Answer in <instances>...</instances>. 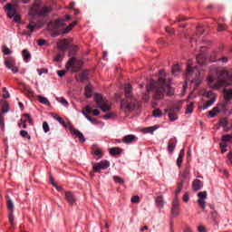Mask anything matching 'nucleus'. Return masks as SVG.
<instances>
[{
    "label": "nucleus",
    "mask_w": 232,
    "mask_h": 232,
    "mask_svg": "<svg viewBox=\"0 0 232 232\" xmlns=\"http://www.w3.org/2000/svg\"><path fill=\"white\" fill-rule=\"evenodd\" d=\"M166 72H164V70H160L159 82H155V80L150 81L147 85V92L143 96L145 102L150 101V92H153L154 90H156L153 95L154 101H162L166 93L169 97L175 93L173 88H171L169 84L166 83Z\"/></svg>",
    "instance_id": "nucleus-1"
},
{
    "label": "nucleus",
    "mask_w": 232,
    "mask_h": 232,
    "mask_svg": "<svg viewBox=\"0 0 232 232\" xmlns=\"http://www.w3.org/2000/svg\"><path fill=\"white\" fill-rule=\"evenodd\" d=\"M208 83L213 90H218L222 86H232V74L222 68L212 66Z\"/></svg>",
    "instance_id": "nucleus-2"
},
{
    "label": "nucleus",
    "mask_w": 232,
    "mask_h": 232,
    "mask_svg": "<svg viewBox=\"0 0 232 232\" xmlns=\"http://www.w3.org/2000/svg\"><path fill=\"white\" fill-rule=\"evenodd\" d=\"M196 59L198 65L194 69L193 67H191L190 63L187 64L185 84L183 85L184 90H186V85L188 84V81H190L191 83L196 84V86H200V83L202 82L198 66H204V64L208 63V61L206 60V54L201 53L197 56Z\"/></svg>",
    "instance_id": "nucleus-3"
},
{
    "label": "nucleus",
    "mask_w": 232,
    "mask_h": 232,
    "mask_svg": "<svg viewBox=\"0 0 232 232\" xmlns=\"http://www.w3.org/2000/svg\"><path fill=\"white\" fill-rule=\"evenodd\" d=\"M94 101L97 104L100 105V106H96V107L99 108L100 110H102V111H103V113H108V111H111V102H110L109 101H106L102 97V95L95 94Z\"/></svg>",
    "instance_id": "nucleus-4"
},
{
    "label": "nucleus",
    "mask_w": 232,
    "mask_h": 232,
    "mask_svg": "<svg viewBox=\"0 0 232 232\" xmlns=\"http://www.w3.org/2000/svg\"><path fill=\"white\" fill-rule=\"evenodd\" d=\"M4 8L7 11L9 19H14V23H21V14H17V9L14 5L7 4Z\"/></svg>",
    "instance_id": "nucleus-5"
},
{
    "label": "nucleus",
    "mask_w": 232,
    "mask_h": 232,
    "mask_svg": "<svg viewBox=\"0 0 232 232\" xmlns=\"http://www.w3.org/2000/svg\"><path fill=\"white\" fill-rule=\"evenodd\" d=\"M203 97L205 99H208V101L205 102L203 103V110H208V108H211L215 102H217V94L213 92V91H208L203 94Z\"/></svg>",
    "instance_id": "nucleus-6"
},
{
    "label": "nucleus",
    "mask_w": 232,
    "mask_h": 232,
    "mask_svg": "<svg viewBox=\"0 0 232 232\" xmlns=\"http://www.w3.org/2000/svg\"><path fill=\"white\" fill-rule=\"evenodd\" d=\"M82 66V60L75 59L74 57L71 58L67 64H66V69L67 70H72V72H79L81 70V67Z\"/></svg>",
    "instance_id": "nucleus-7"
},
{
    "label": "nucleus",
    "mask_w": 232,
    "mask_h": 232,
    "mask_svg": "<svg viewBox=\"0 0 232 232\" xmlns=\"http://www.w3.org/2000/svg\"><path fill=\"white\" fill-rule=\"evenodd\" d=\"M4 64L7 70H10L12 73H19V67L17 66V63H15V59L10 57V58H5Z\"/></svg>",
    "instance_id": "nucleus-8"
},
{
    "label": "nucleus",
    "mask_w": 232,
    "mask_h": 232,
    "mask_svg": "<svg viewBox=\"0 0 232 232\" xmlns=\"http://www.w3.org/2000/svg\"><path fill=\"white\" fill-rule=\"evenodd\" d=\"M52 12V6H44L40 10V12H37V7L35 5H33L31 9L29 10V15H35L36 14H39V15H48Z\"/></svg>",
    "instance_id": "nucleus-9"
},
{
    "label": "nucleus",
    "mask_w": 232,
    "mask_h": 232,
    "mask_svg": "<svg viewBox=\"0 0 232 232\" xmlns=\"http://www.w3.org/2000/svg\"><path fill=\"white\" fill-rule=\"evenodd\" d=\"M70 19H71L70 14H67V15L65 16V19H64V20L59 18V19L55 20L54 22H51V23H49V24H48V29H49V30H53V29H56V28H61V26H63L64 22H65V21H70Z\"/></svg>",
    "instance_id": "nucleus-10"
},
{
    "label": "nucleus",
    "mask_w": 232,
    "mask_h": 232,
    "mask_svg": "<svg viewBox=\"0 0 232 232\" xmlns=\"http://www.w3.org/2000/svg\"><path fill=\"white\" fill-rule=\"evenodd\" d=\"M110 168V162L108 160H103L98 163H95L92 167L94 173H99L102 169H108Z\"/></svg>",
    "instance_id": "nucleus-11"
},
{
    "label": "nucleus",
    "mask_w": 232,
    "mask_h": 232,
    "mask_svg": "<svg viewBox=\"0 0 232 232\" xmlns=\"http://www.w3.org/2000/svg\"><path fill=\"white\" fill-rule=\"evenodd\" d=\"M198 204L201 209H206V198H208V192L201 191L198 193Z\"/></svg>",
    "instance_id": "nucleus-12"
},
{
    "label": "nucleus",
    "mask_w": 232,
    "mask_h": 232,
    "mask_svg": "<svg viewBox=\"0 0 232 232\" xmlns=\"http://www.w3.org/2000/svg\"><path fill=\"white\" fill-rule=\"evenodd\" d=\"M171 213L174 217H177L180 214V203L179 202V198L175 197L172 202Z\"/></svg>",
    "instance_id": "nucleus-13"
},
{
    "label": "nucleus",
    "mask_w": 232,
    "mask_h": 232,
    "mask_svg": "<svg viewBox=\"0 0 232 232\" xmlns=\"http://www.w3.org/2000/svg\"><path fill=\"white\" fill-rule=\"evenodd\" d=\"M70 132L72 135H75V137H78L80 139V142H86V139L84 138V135L82 134L77 129L73 128V126L69 127Z\"/></svg>",
    "instance_id": "nucleus-14"
},
{
    "label": "nucleus",
    "mask_w": 232,
    "mask_h": 232,
    "mask_svg": "<svg viewBox=\"0 0 232 232\" xmlns=\"http://www.w3.org/2000/svg\"><path fill=\"white\" fill-rule=\"evenodd\" d=\"M69 46H70V44L68 43V40H66V39H63L57 43L58 50H60V52H63V53H64V52H66V50H68Z\"/></svg>",
    "instance_id": "nucleus-15"
},
{
    "label": "nucleus",
    "mask_w": 232,
    "mask_h": 232,
    "mask_svg": "<svg viewBox=\"0 0 232 232\" xmlns=\"http://www.w3.org/2000/svg\"><path fill=\"white\" fill-rule=\"evenodd\" d=\"M137 140V137L133 134L127 135L123 138L124 144H133Z\"/></svg>",
    "instance_id": "nucleus-16"
},
{
    "label": "nucleus",
    "mask_w": 232,
    "mask_h": 232,
    "mask_svg": "<svg viewBox=\"0 0 232 232\" xmlns=\"http://www.w3.org/2000/svg\"><path fill=\"white\" fill-rule=\"evenodd\" d=\"M155 202L157 208H159L160 209H162V208H164V197L162 195L157 196L155 198Z\"/></svg>",
    "instance_id": "nucleus-17"
},
{
    "label": "nucleus",
    "mask_w": 232,
    "mask_h": 232,
    "mask_svg": "<svg viewBox=\"0 0 232 232\" xmlns=\"http://www.w3.org/2000/svg\"><path fill=\"white\" fill-rule=\"evenodd\" d=\"M65 200H67L71 206H73V204H75V196L72 194V192H65Z\"/></svg>",
    "instance_id": "nucleus-18"
},
{
    "label": "nucleus",
    "mask_w": 232,
    "mask_h": 232,
    "mask_svg": "<svg viewBox=\"0 0 232 232\" xmlns=\"http://www.w3.org/2000/svg\"><path fill=\"white\" fill-rule=\"evenodd\" d=\"M121 106L122 109L129 110V111H131L135 108L134 103H130V102H126V100H123L121 102Z\"/></svg>",
    "instance_id": "nucleus-19"
},
{
    "label": "nucleus",
    "mask_w": 232,
    "mask_h": 232,
    "mask_svg": "<svg viewBox=\"0 0 232 232\" xmlns=\"http://www.w3.org/2000/svg\"><path fill=\"white\" fill-rule=\"evenodd\" d=\"M192 186H193L194 191H198L202 189V188L204 187V185L202 184V181H200L199 179L194 180Z\"/></svg>",
    "instance_id": "nucleus-20"
},
{
    "label": "nucleus",
    "mask_w": 232,
    "mask_h": 232,
    "mask_svg": "<svg viewBox=\"0 0 232 232\" xmlns=\"http://www.w3.org/2000/svg\"><path fill=\"white\" fill-rule=\"evenodd\" d=\"M110 155H121L122 153V149L119 147H113L109 150Z\"/></svg>",
    "instance_id": "nucleus-21"
},
{
    "label": "nucleus",
    "mask_w": 232,
    "mask_h": 232,
    "mask_svg": "<svg viewBox=\"0 0 232 232\" xmlns=\"http://www.w3.org/2000/svg\"><path fill=\"white\" fill-rule=\"evenodd\" d=\"M125 90V95L127 99H130L131 97V85L130 83H126L124 85Z\"/></svg>",
    "instance_id": "nucleus-22"
},
{
    "label": "nucleus",
    "mask_w": 232,
    "mask_h": 232,
    "mask_svg": "<svg viewBox=\"0 0 232 232\" xmlns=\"http://www.w3.org/2000/svg\"><path fill=\"white\" fill-rule=\"evenodd\" d=\"M218 113H220V109H218V107H214L211 111H208L210 119H213V117H217Z\"/></svg>",
    "instance_id": "nucleus-23"
},
{
    "label": "nucleus",
    "mask_w": 232,
    "mask_h": 232,
    "mask_svg": "<svg viewBox=\"0 0 232 232\" xmlns=\"http://www.w3.org/2000/svg\"><path fill=\"white\" fill-rule=\"evenodd\" d=\"M183 160H184V150H181L179 154L178 160H177V166L179 168H180V166H182Z\"/></svg>",
    "instance_id": "nucleus-24"
},
{
    "label": "nucleus",
    "mask_w": 232,
    "mask_h": 232,
    "mask_svg": "<svg viewBox=\"0 0 232 232\" xmlns=\"http://www.w3.org/2000/svg\"><path fill=\"white\" fill-rule=\"evenodd\" d=\"M193 110H195V105L193 102H189L187 105L186 111H185V115H189L191 113H193Z\"/></svg>",
    "instance_id": "nucleus-25"
},
{
    "label": "nucleus",
    "mask_w": 232,
    "mask_h": 232,
    "mask_svg": "<svg viewBox=\"0 0 232 232\" xmlns=\"http://www.w3.org/2000/svg\"><path fill=\"white\" fill-rule=\"evenodd\" d=\"M53 117L54 121H57V122H59V124H61L62 126L66 128V122L61 116H59L58 114H55Z\"/></svg>",
    "instance_id": "nucleus-26"
},
{
    "label": "nucleus",
    "mask_w": 232,
    "mask_h": 232,
    "mask_svg": "<svg viewBox=\"0 0 232 232\" xmlns=\"http://www.w3.org/2000/svg\"><path fill=\"white\" fill-rule=\"evenodd\" d=\"M22 55H23L24 61H28V59L32 58V54L30 53V52L27 51V49H24L22 51Z\"/></svg>",
    "instance_id": "nucleus-27"
},
{
    "label": "nucleus",
    "mask_w": 232,
    "mask_h": 232,
    "mask_svg": "<svg viewBox=\"0 0 232 232\" xmlns=\"http://www.w3.org/2000/svg\"><path fill=\"white\" fill-rule=\"evenodd\" d=\"M76 25L77 22L70 24V25L63 31V34H70V32H72V30H73V27H75Z\"/></svg>",
    "instance_id": "nucleus-28"
},
{
    "label": "nucleus",
    "mask_w": 232,
    "mask_h": 232,
    "mask_svg": "<svg viewBox=\"0 0 232 232\" xmlns=\"http://www.w3.org/2000/svg\"><path fill=\"white\" fill-rule=\"evenodd\" d=\"M92 95H93V91L92 90V87L86 86L85 87V97H86V99H91Z\"/></svg>",
    "instance_id": "nucleus-29"
},
{
    "label": "nucleus",
    "mask_w": 232,
    "mask_h": 232,
    "mask_svg": "<svg viewBox=\"0 0 232 232\" xmlns=\"http://www.w3.org/2000/svg\"><path fill=\"white\" fill-rule=\"evenodd\" d=\"M171 72L172 75H179L180 73V66L178 63L174 64Z\"/></svg>",
    "instance_id": "nucleus-30"
},
{
    "label": "nucleus",
    "mask_w": 232,
    "mask_h": 232,
    "mask_svg": "<svg viewBox=\"0 0 232 232\" xmlns=\"http://www.w3.org/2000/svg\"><path fill=\"white\" fill-rule=\"evenodd\" d=\"M224 93L226 101H229L232 98V89H225Z\"/></svg>",
    "instance_id": "nucleus-31"
},
{
    "label": "nucleus",
    "mask_w": 232,
    "mask_h": 232,
    "mask_svg": "<svg viewBox=\"0 0 232 232\" xmlns=\"http://www.w3.org/2000/svg\"><path fill=\"white\" fill-rule=\"evenodd\" d=\"M152 117L160 118L162 117V111L160 109H155L152 111Z\"/></svg>",
    "instance_id": "nucleus-32"
},
{
    "label": "nucleus",
    "mask_w": 232,
    "mask_h": 232,
    "mask_svg": "<svg viewBox=\"0 0 232 232\" xmlns=\"http://www.w3.org/2000/svg\"><path fill=\"white\" fill-rule=\"evenodd\" d=\"M93 155H95V157H97V159H102V155H104V153H102V150L101 149H97L96 150L93 151Z\"/></svg>",
    "instance_id": "nucleus-33"
},
{
    "label": "nucleus",
    "mask_w": 232,
    "mask_h": 232,
    "mask_svg": "<svg viewBox=\"0 0 232 232\" xmlns=\"http://www.w3.org/2000/svg\"><path fill=\"white\" fill-rule=\"evenodd\" d=\"M38 101H39V102H41V104H50V102L44 96L39 95L38 96Z\"/></svg>",
    "instance_id": "nucleus-34"
},
{
    "label": "nucleus",
    "mask_w": 232,
    "mask_h": 232,
    "mask_svg": "<svg viewBox=\"0 0 232 232\" xmlns=\"http://www.w3.org/2000/svg\"><path fill=\"white\" fill-rule=\"evenodd\" d=\"M168 116H169L170 122H175V121H177V119H179V116H177V113H175V112H170V113H169Z\"/></svg>",
    "instance_id": "nucleus-35"
},
{
    "label": "nucleus",
    "mask_w": 232,
    "mask_h": 232,
    "mask_svg": "<svg viewBox=\"0 0 232 232\" xmlns=\"http://www.w3.org/2000/svg\"><path fill=\"white\" fill-rule=\"evenodd\" d=\"M2 52L4 55H10L12 53V51H10V48H8L6 45L2 46Z\"/></svg>",
    "instance_id": "nucleus-36"
},
{
    "label": "nucleus",
    "mask_w": 232,
    "mask_h": 232,
    "mask_svg": "<svg viewBox=\"0 0 232 232\" xmlns=\"http://www.w3.org/2000/svg\"><path fill=\"white\" fill-rule=\"evenodd\" d=\"M20 135H21V137H23V139H28V140H30L32 139L30 134H28V131H26V130H20Z\"/></svg>",
    "instance_id": "nucleus-37"
},
{
    "label": "nucleus",
    "mask_w": 232,
    "mask_h": 232,
    "mask_svg": "<svg viewBox=\"0 0 232 232\" xmlns=\"http://www.w3.org/2000/svg\"><path fill=\"white\" fill-rule=\"evenodd\" d=\"M157 126H152V127H147L143 130L145 133H153V131H156Z\"/></svg>",
    "instance_id": "nucleus-38"
},
{
    "label": "nucleus",
    "mask_w": 232,
    "mask_h": 232,
    "mask_svg": "<svg viewBox=\"0 0 232 232\" xmlns=\"http://www.w3.org/2000/svg\"><path fill=\"white\" fill-rule=\"evenodd\" d=\"M113 180L116 184H124V179L118 176H113Z\"/></svg>",
    "instance_id": "nucleus-39"
},
{
    "label": "nucleus",
    "mask_w": 232,
    "mask_h": 232,
    "mask_svg": "<svg viewBox=\"0 0 232 232\" xmlns=\"http://www.w3.org/2000/svg\"><path fill=\"white\" fill-rule=\"evenodd\" d=\"M43 130L44 133H48V131H50V125H48V122L46 121L43 122Z\"/></svg>",
    "instance_id": "nucleus-40"
},
{
    "label": "nucleus",
    "mask_w": 232,
    "mask_h": 232,
    "mask_svg": "<svg viewBox=\"0 0 232 232\" xmlns=\"http://www.w3.org/2000/svg\"><path fill=\"white\" fill-rule=\"evenodd\" d=\"M8 218H9V222H10L11 226H14V211H9Z\"/></svg>",
    "instance_id": "nucleus-41"
},
{
    "label": "nucleus",
    "mask_w": 232,
    "mask_h": 232,
    "mask_svg": "<svg viewBox=\"0 0 232 232\" xmlns=\"http://www.w3.org/2000/svg\"><path fill=\"white\" fill-rule=\"evenodd\" d=\"M57 101L60 102L61 104H63V106H65V108H68L69 106L68 101H66L64 98L57 99Z\"/></svg>",
    "instance_id": "nucleus-42"
},
{
    "label": "nucleus",
    "mask_w": 232,
    "mask_h": 232,
    "mask_svg": "<svg viewBox=\"0 0 232 232\" xmlns=\"http://www.w3.org/2000/svg\"><path fill=\"white\" fill-rule=\"evenodd\" d=\"M130 201L132 204H138V202H140V198L139 196H133Z\"/></svg>",
    "instance_id": "nucleus-43"
},
{
    "label": "nucleus",
    "mask_w": 232,
    "mask_h": 232,
    "mask_svg": "<svg viewBox=\"0 0 232 232\" xmlns=\"http://www.w3.org/2000/svg\"><path fill=\"white\" fill-rule=\"evenodd\" d=\"M3 92H4V94H3L4 99H9L10 92H8V90H6V87L3 88Z\"/></svg>",
    "instance_id": "nucleus-44"
},
{
    "label": "nucleus",
    "mask_w": 232,
    "mask_h": 232,
    "mask_svg": "<svg viewBox=\"0 0 232 232\" xmlns=\"http://www.w3.org/2000/svg\"><path fill=\"white\" fill-rule=\"evenodd\" d=\"M7 208L10 211H14V202H12V199L7 200Z\"/></svg>",
    "instance_id": "nucleus-45"
},
{
    "label": "nucleus",
    "mask_w": 232,
    "mask_h": 232,
    "mask_svg": "<svg viewBox=\"0 0 232 232\" xmlns=\"http://www.w3.org/2000/svg\"><path fill=\"white\" fill-rule=\"evenodd\" d=\"M54 63H61L63 61V55L60 53L56 54L53 58Z\"/></svg>",
    "instance_id": "nucleus-46"
},
{
    "label": "nucleus",
    "mask_w": 232,
    "mask_h": 232,
    "mask_svg": "<svg viewBox=\"0 0 232 232\" xmlns=\"http://www.w3.org/2000/svg\"><path fill=\"white\" fill-rule=\"evenodd\" d=\"M168 151H169V153H173V151H175V145L169 143L168 144Z\"/></svg>",
    "instance_id": "nucleus-47"
},
{
    "label": "nucleus",
    "mask_w": 232,
    "mask_h": 232,
    "mask_svg": "<svg viewBox=\"0 0 232 232\" xmlns=\"http://www.w3.org/2000/svg\"><path fill=\"white\" fill-rule=\"evenodd\" d=\"M82 115H84V117H85V119H87V121H89L90 122H93V119H92V117H90V116L86 113V111H82Z\"/></svg>",
    "instance_id": "nucleus-48"
},
{
    "label": "nucleus",
    "mask_w": 232,
    "mask_h": 232,
    "mask_svg": "<svg viewBox=\"0 0 232 232\" xmlns=\"http://www.w3.org/2000/svg\"><path fill=\"white\" fill-rule=\"evenodd\" d=\"M8 111H10V107L7 104L2 106V112L3 113H8Z\"/></svg>",
    "instance_id": "nucleus-49"
},
{
    "label": "nucleus",
    "mask_w": 232,
    "mask_h": 232,
    "mask_svg": "<svg viewBox=\"0 0 232 232\" xmlns=\"http://www.w3.org/2000/svg\"><path fill=\"white\" fill-rule=\"evenodd\" d=\"M182 188H183V185H182V183H179V185H178V188H177V189H176V196L177 195H179L181 191H182Z\"/></svg>",
    "instance_id": "nucleus-50"
},
{
    "label": "nucleus",
    "mask_w": 232,
    "mask_h": 232,
    "mask_svg": "<svg viewBox=\"0 0 232 232\" xmlns=\"http://www.w3.org/2000/svg\"><path fill=\"white\" fill-rule=\"evenodd\" d=\"M37 44H38V46H44V44H46V40H44V39H39V40L37 41Z\"/></svg>",
    "instance_id": "nucleus-51"
},
{
    "label": "nucleus",
    "mask_w": 232,
    "mask_h": 232,
    "mask_svg": "<svg viewBox=\"0 0 232 232\" xmlns=\"http://www.w3.org/2000/svg\"><path fill=\"white\" fill-rule=\"evenodd\" d=\"M27 28H28V30L31 31V34H32V33H34V31L35 30V28H37V25H33L32 24H29L27 25Z\"/></svg>",
    "instance_id": "nucleus-52"
},
{
    "label": "nucleus",
    "mask_w": 232,
    "mask_h": 232,
    "mask_svg": "<svg viewBox=\"0 0 232 232\" xmlns=\"http://www.w3.org/2000/svg\"><path fill=\"white\" fill-rule=\"evenodd\" d=\"M183 201L188 203L189 202V194H188V192H186L183 196Z\"/></svg>",
    "instance_id": "nucleus-53"
},
{
    "label": "nucleus",
    "mask_w": 232,
    "mask_h": 232,
    "mask_svg": "<svg viewBox=\"0 0 232 232\" xmlns=\"http://www.w3.org/2000/svg\"><path fill=\"white\" fill-rule=\"evenodd\" d=\"M92 108H97V106H92V107H90V106H87L85 107V111L86 113H92L93 111H92Z\"/></svg>",
    "instance_id": "nucleus-54"
},
{
    "label": "nucleus",
    "mask_w": 232,
    "mask_h": 232,
    "mask_svg": "<svg viewBox=\"0 0 232 232\" xmlns=\"http://www.w3.org/2000/svg\"><path fill=\"white\" fill-rule=\"evenodd\" d=\"M24 117L27 119L29 124H34V120H32V117H30V114H24Z\"/></svg>",
    "instance_id": "nucleus-55"
},
{
    "label": "nucleus",
    "mask_w": 232,
    "mask_h": 232,
    "mask_svg": "<svg viewBox=\"0 0 232 232\" xmlns=\"http://www.w3.org/2000/svg\"><path fill=\"white\" fill-rule=\"evenodd\" d=\"M220 148H221V153H226V151H227V150L226 148H227V144H220Z\"/></svg>",
    "instance_id": "nucleus-56"
},
{
    "label": "nucleus",
    "mask_w": 232,
    "mask_h": 232,
    "mask_svg": "<svg viewBox=\"0 0 232 232\" xmlns=\"http://www.w3.org/2000/svg\"><path fill=\"white\" fill-rule=\"evenodd\" d=\"M58 77H64L66 75V71L62 70V71H58Z\"/></svg>",
    "instance_id": "nucleus-57"
},
{
    "label": "nucleus",
    "mask_w": 232,
    "mask_h": 232,
    "mask_svg": "<svg viewBox=\"0 0 232 232\" xmlns=\"http://www.w3.org/2000/svg\"><path fill=\"white\" fill-rule=\"evenodd\" d=\"M0 126L1 128H5V117L0 116Z\"/></svg>",
    "instance_id": "nucleus-58"
},
{
    "label": "nucleus",
    "mask_w": 232,
    "mask_h": 232,
    "mask_svg": "<svg viewBox=\"0 0 232 232\" xmlns=\"http://www.w3.org/2000/svg\"><path fill=\"white\" fill-rule=\"evenodd\" d=\"M113 117H114V114L111 112L107 115H104L103 119H113Z\"/></svg>",
    "instance_id": "nucleus-59"
},
{
    "label": "nucleus",
    "mask_w": 232,
    "mask_h": 232,
    "mask_svg": "<svg viewBox=\"0 0 232 232\" xmlns=\"http://www.w3.org/2000/svg\"><path fill=\"white\" fill-rule=\"evenodd\" d=\"M18 126H20V128L26 129V123L23 120H21V122L18 124Z\"/></svg>",
    "instance_id": "nucleus-60"
},
{
    "label": "nucleus",
    "mask_w": 232,
    "mask_h": 232,
    "mask_svg": "<svg viewBox=\"0 0 232 232\" xmlns=\"http://www.w3.org/2000/svg\"><path fill=\"white\" fill-rule=\"evenodd\" d=\"M86 75L82 74V78H77V80L80 82H84V81H86Z\"/></svg>",
    "instance_id": "nucleus-61"
},
{
    "label": "nucleus",
    "mask_w": 232,
    "mask_h": 232,
    "mask_svg": "<svg viewBox=\"0 0 232 232\" xmlns=\"http://www.w3.org/2000/svg\"><path fill=\"white\" fill-rule=\"evenodd\" d=\"M224 30H226V28L224 27V25L218 24V32H224Z\"/></svg>",
    "instance_id": "nucleus-62"
},
{
    "label": "nucleus",
    "mask_w": 232,
    "mask_h": 232,
    "mask_svg": "<svg viewBox=\"0 0 232 232\" xmlns=\"http://www.w3.org/2000/svg\"><path fill=\"white\" fill-rule=\"evenodd\" d=\"M198 232H207V231H206V227H204L203 226H199V227H198Z\"/></svg>",
    "instance_id": "nucleus-63"
},
{
    "label": "nucleus",
    "mask_w": 232,
    "mask_h": 232,
    "mask_svg": "<svg viewBox=\"0 0 232 232\" xmlns=\"http://www.w3.org/2000/svg\"><path fill=\"white\" fill-rule=\"evenodd\" d=\"M92 114L94 115V117H98V115H100L101 112L98 110H94L92 111Z\"/></svg>",
    "instance_id": "nucleus-64"
}]
</instances>
